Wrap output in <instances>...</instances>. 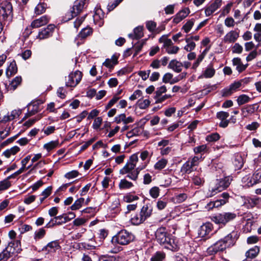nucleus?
<instances>
[{"mask_svg":"<svg viewBox=\"0 0 261 261\" xmlns=\"http://www.w3.org/2000/svg\"><path fill=\"white\" fill-rule=\"evenodd\" d=\"M220 139V135L218 133H213L206 136V140L208 142L216 141Z\"/></svg>","mask_w":261,"mask_h":261,"instance_id":"nucleus-55","label":"nucleus"},{"mask_svg":"<svg viewBox=\"0 0 261 261\" xmlns=\"http://www.w3.org/2000/svg\"><path fill=\"white\" fill-rule=\"evenodd\" d=\"M215 73V70L212 65H210L204 71L203 75L205 78L212 77Z\"/></svg>","mask_w":261,"mask_h":261,"instance_id":"nucleus-37","label":"nucleus"},{"mask_svg":"<svg viewBox=\"0 0 261 261\" xmlns=\"http://www.w3.org/2000/svg\"><path fill=\"white\" fill-rule=\"evenodd\" d=\"M17 71V67L16 64L14 61H13L10 63V65L7 67L6 74L7 77H10L15 74Z\"/></svg>","mask_w":261,"mask_h":261,"instance_id":"nucleus-25","label":"nucleus"},{"mask_svg":"<svg viewBox=\"0 0 261 261\" xmlns=\"http://www.w3.org/2000/svg\"><path fill=\"white\" fill-rule=\"evenodd\" d=\"M199 158L194 156L191 160H189L184 163L181 168V172L183 173H190L193 170V167L198 166L199 164Z\"/></svg>","mask_w":261,"mask_h":261,"instance_id":"nucleus-9","label":"nucleus"},{"mask_svg":"<svg viewBox=\"0 0 261 261\" xmlns=\"http://www.w3.org/2000/svg\"><path fill=\"white\" fill-rule=\"evenodd\" d=\"M212 225L210 223L204 224L198 229V234L200 238H204L212 231Z\"/></svg>","mask_w":261,"mask_h":261,"instance_id":"nucleus-17","label":"nucleus"},{"mask_svg":"<svg viewBox=\"0 0 261 261\" xmlns=\"http://www.w3.org/2000/svg\"><path fill=\"white\" fill-rule=\"evenodd\" d=\"M232 178L230 176L217 179L215 186L209 190L208 196L210 197L214 196L218 193L224 190L229 187Z\"/></svg>","mask_w":261,"mask_h":261,"instance_id":"nucleus-5","label":"nucleus"},{"mask_svg":"<svg viewBox=\"0 0 261 261\" xmlns=\"http://www.w3.org/2000/svg\"><path fill=\"white\" fill-rule=\"evenodd\" d=\"M261 203V198L258 197L247 198L244 204L248 208L253 207Z\"/></svg>","mask_w":261,"mask_h":261,"instance_id":"nucleus-21","label":"nucleus"},{"mask_svg":"<svg viewBox=\"0 0 261 261\" xmlns=\"http://www.w3.org/2000/svg\"><path fill=\"white\" fill-rule=\"evenodd\" d=\"M49 17L46 15L43 16L34 20L31 23V27L34 28H37L46 24L49 21Z\"/></svg>","mask_w":261,"mask_h":261,"instance_id":"nucleus-18","label":"nucleus"},{"mask_svg":"<svg viewBox=\"0 0 261 261\" xmlns=\"http://www.w3.org/2000/svg\"><path fill=\"white\" fill-rule=\"evenodd\" d=\"M142 170V168H137L135 170L128 173L129 174L127 175V177L132 180H136L138 178V174Z\"/></svg>","mask_w":261,"mask_h":261,"instance_id":"nucleus-40","label":"nucleus"},{"mask_svg":"<svg viewBox=\"0 0 261 261\" xmlns=\"http://www.w3.org/2000/svg\"><path fill=\"white\" fill-rule=\"evenodd\" d=\"M179 49V48L178 46H173L172 45L170 47H168V48H167L166 51L168 54H176L177 53Z\"/></svg>","mask_w":261,"mask_h":261,"instance_id":"nucleus-60","label":"nucleus"},{"mask_svg":"<svg viewBox=\"0 0 261 261\" xmlns=\"http://www.w3.org/2000/svg\"><path fill=\"white\" fill-rule=\"evenodd\" d=\"M239 238V234L237 231H232L225 238L216 242L207 248V251L210 255L216 254L219 252L223 251L226 248L232 246Z\"/></svg>","mask_w":261,"mask_h":261,"instance_id":"nucleus-1","label":"nucleus"},{"mask_svg":"<svg viewBox=\"0 0 261 261\" xmlns=\"http://www.w3.org/2000/svg\"><path fill=\"white\" fill-rule=\"evenodd\" d=\"M241 86V82H235L230 85L228 89H225L223 91V96H228L230 95L233 91H236L237 89L239 88Z\"/></svg>","mask_w":261,"mask_h":261,"instance_id":"nucleus-22","label":"nucleus"},{"mask_svg":"<svg viewBox=\"0 0 261 261\" xmlns=\"http://www.w3.org/2000/svg\"><path fill=\"white\" fill-rule=\"evenodd\" d=\"M58 145V142L57 141H50L49 143L45 144L44 145V148L46 149L48 151L54 149Z\"/></svg>","mask_w":261,"mask_h":261,"instance_id":"nucleus-53","label":"nucleus"},{"mask_svg":"<svg viewBox=\"0 0 261 261\" xmlns=\"http://www.w3.org/2000/svg\"><path fill=\"white\" fill-rule=\"evenodd\" d=\"M252 182L250 185H254L261 182V168L256 170L251 176Z\"/></svg>","mask_w":261,"mask_h":261,"instance_id":"nucleus-32","label":"nucleus"},{"mask_svg":"<svg viewBox=\"0 0 261 261\" xmlns=\"http://www.w3.org/2000/svg\"><path fill=\"white\" fill-rule=\"evenodd\" d=\"M259 252V248L255 246L254 247L250 249L246 253V256L247 257V259L245 260H250L249 258H254L257 256Z\"/></svg>","mask_w":261,"mask_h":261,"instance_id":"nucleus-26","label":"nucleus"},{"mask_svg":"<svg viewBox=\"0 0 261 261\" xmlns=\"http://www.w3.org/2000/svg\"><path fill=\"white\" fill-rule=\"evenodd\" d=\"M229 113L224 111L219 112L217 113V117L221 121L219 123V126L223 128L226 127L229 122L227 118L229 117Z\"/></svg>","mask_w":261,"mask_h":261,"instance_id":"nucleus-13","label":"nucleus"},{"mask_svg":"<svg viewBox=\"0 0 261 261\" xmlns=\"http://www.w3.org/2000/svg\"><path fill=\"white\" fill-rule=\"evenodd\" d=\"M250 99V98L249 96L245 94H242L238 97L237 102L238 105L241 106L249 102Z\"/></svg>","mask_w":261,"mask_h":261,"instance_id":"nucleus-48","label":"nucleus"},{"mask_svg":"<svg viewBox=\"0 0 261 261\" xmlns=\"http://www.w3.org/2000/svg\"><path fill=\"white\" fill-rule=\"evenodd\" d=\"M60 248L59 244L57 241H53L49 243L46 246V249L49 252L55 251Z\"/></svg>","mask_w":261,"mask_h":261,"instance_id":"nucleus-41","label":"nucleus"},{"mask_svg":"<svg viewBox=\"0 0 261 261\" xmlns=\"http://www.w3.org/2000/svg\"><path fill=\"white\" fill-rule=\"evenodd\" d=\"M167 89L165 86H162L159 88L157 89L155 92V98H157V97H159L162 95L163 93H164L166 92Z\"/></svg>","mask_w":261,"mask_h":261,"instance_id":"nucleus-63","label":"nucleus"},{"mask_svg":"<svg viewBox=\"0 0 261 261\" xmlns=\"http://www.w3.org/2000/svg\"><path fill=\"white\" fill-rule=\"evenodd\" d=\"M159 188L157 187L152 188L150 191L149 193L152 198H156L159 195Z\"/></svg>","mask_w":261,"mask_h":261,"instance_id":"nucleus-57","label":"nucleus"},{"mask_svg":"<svg viewBox=\"0 0 261 261\" xmlns=\"http://www.w3.org/2000/svg\"><path fill=\"white\" fill-rule=\"evenodd\" d=\"M239 34L235 31L228 32L223 39L224 43H231L234 42L239 38Z\"/></svg>","mask_w":261,"mask_h":261,"instance_id":"nucleus-15","label":"nucleus"},{"mask_svg":"<svg viewBox=\"0 0 261 261\" xmlns=\"http://www.w3.org/2000/svg\"><path fill=\"white\" fill-rule=\"evenodd\" d=\"M233 164L235 167V170H239L244 165V160L242 156L240 154H237L235 156Z\"/></svg>","mask_w":261,"mask_h":261,"instance_id":"nucleus-29","label":"nucleus"},{"mask_svg":"<svg viewBox=\"0 0 261 261\" xmlns=\"http://www.w3.org/2000/svg\"><path fill=\"white\" fill-rule=\"evenodd\" d=\"M243 51V47L237 43H235L232 48V51L233 53L241 54Z\"/></svg>","mask_w":261,"mask_h":261,"instance_id":"nucleus-59","label":"nucleus"},{"mask_svg":"<svg viewBox=\"0 0 261 261\" xmlns=\"http://www.w3.org/2000/svg\"><path fill=\"white\" fill-rule=\"evenodd\" d=\"M11 186L10 181L6 178L0 181V191H4L8 189Z\"/></svg>","mask_w":261,"mask_h":261,"instance_id":"nucleus-50","label":"nucleus"},{"mask_svg":"<svg viewBox=\"0 0 261 261\" xmlns=\"http://www.w3.org/2000/svg\"><path fill=\"white\" fill-rule=\"evenodd\" d=\"M152 213V209L149 208L148 205H144L140 212V215L145 221L147 218L149 217Z\"/></svg>","mask_w":261,"mask_h":261,"instance_id":"nucleus-28","label":"nucleus"},{"mask_svg":"<svg viewBox=\"0 0 261 261\" xmlns=\"http://www.w3.org/2000/svg\"><path fill=\"white\" fill-rule=\"evenodd\" d=\"M168 163V161L165 159H162L160 160H159L154 165V168L156 170H162V169L164 168L167 165V164Z\"/></svg>","mask_w":261,"mask_h":261,"instance_id":"nucleus-39","label":"nucleus"},{"mask_svg":"<svg viewBox=\"0 0 261 261\" xmlns=\"http://www.w3.org/2000/svg\"><path fill=\"white\" fill-rule=\"evenodd\" d=\"M42 117V114L37 115L34 118L30 119L26 121L24 125L27 126H30L34 124L36 121L40 120Z\"/></svg>","mask_w":261,"mask_h":261,"instance_id":"nucleus-54","label":"nucleus"},{"mask_svg":"<svg viewBox=\"0 0 261 261\" xmlns=\"http://www.w3.org/2000/svg\"><path fill=\"white\" fill-rule=\"evenodd\" d=\"M55 29L54 24H49L46 28L39 32L38 38L40 39H44L48 38Z\"/></svg>","mask_w":261,"mask_h":261,"instance_id":"nucleus-16","label":"nucleus"},{"mask_svg":"<svg viewBox=\"0 0 261 261\" xmlns=\"http://www.w3.org/2000/svg\"><path fill=\"white\" fill-rule=\"evenodd\" d=\"M187 195L185 193H181L175 195L173 197V200L176 203H181L185 201L187 198Z\"/></svg>","mask_w":261,"mask_h":261,"instance_id":"nucleus-46","label":"nucleus"},{"mask_svg":"<svg viewBox=\"0 0 261 261\" xmlns=\"http://www.w3.org/2000/svg\"><path fill=\"white\" fill-rule=\"evenodd\" d=\"M168 68L172 69L175 72L179 73L181 71L183 64L182 63L177 61L176 60H171L169 65Z\"/></svg>","mask_w":261,"mask_h":261,"instance_id":"nucleus-23","label":"nucleus"},{"mask_svg":"<svg viewBox=\"0 0 261 261\" xmlns=\"http://www.w3.org/2000/svg\"><path fill=\"white\" fill-rule=\"evenodd\" d=\"M150 103V101L148 99H139L137 102V105L140 109H145L147 108Z\"/></svg>","mask_w":261,"mask_h":261,"instance_id":"nucleus-45","label":"nucleus"},{"mask_svg":"<svg viewBox=\"0 0 261 261\" xmlns=\"http://www.w3.org/2000/svg\"><path fill=\"white\" fill-rule=\"evenodd\" d=\"M118 63V57L114 55L111 59H107L103 65L109 68H113Z\"/></svg>","mask_w":261,"mask_h":261,"instance_id":"nucleus-27","label":"nucleus"},{"mask_svg":"<svg viewBox=\"0 0 261 261\" xmlns=\"http://www.w3.org/2000/svg\"><path fill=\"white\" fill-rule=\"evenodd\" d=\"M82 77V73L79 71L69 74L68 81L66 82V86L71 87H75L80 82Z\"/></svg>","mask_w":261,"mask_h":261,"instance_id":"nucleus-10","label":"nucleus"},{"mask_svg":"<svg viewBox=\"0 0 261 261\" xmlns=\"http://www.w3.org/2000/svg\"><path fill=\"white\" fill-rule=\"evenodd\" d=\"M139 199L137 196L133 195H126L124 197V200L126 202H131L134 200H137Z\"/></svg>","mask_w":261,"mask_h":261,"instance_id":"nucleus-62","label":"nucleus"},{"mask_svg":"<svg viewBox=\"0 0 261 261\" xmlns=\"http://www.w3.org/2000/svg\"><path fill=\"white\" fill-rule=\"evenodd\" d=\"M242 180L245 186L251 187L253 186L250 185V184H252V177L250 178L248 175L243 177Z\"/></svg>","mask_w":261,"mask_h":261,"instance_id":"nucleus-61","label":"nucleus"},{"mask_svg":"<svg viewBox=\"0 0 261 261\" xmlns=\"http://www.w3.org/2000/svg\"><path fill=\"white\" fill-rule=\"evenodd\" d=\"M20 242L18 241H12L2 252L0 253V261L7 260L10 257L19 252V247Z\"/></svg>","mask_w":261,"mask_h":261,"instance_id":"nucleus-3","label":"nucleus"},{"mask_svg":"<svg viewBox=\"0 0 261 261\" xmlns=\"http://www.w3.org/2000/svg\"><path fill=\"white\" fill-rule=\"evenodd\" d=\"M224 24L227 27H233L235 25V21L233 18L231 17H228L225 19Z\"/></svg>","mask_w":261,"mask_h":261,"instance_id":"nucleus-58","label":"nucleus"},{"mask_svg":"<svg viewBox=\"0 0 261 261\" xmlns=\"http://www.w3.org/2000/svg\"><path fill=\"white\" fill-rule=\"evenodd\" d=\"M92 33V29L90 28H85L80 32L77 36V37L84 39L88 36L91 35Z\"/></svg>","mask_w":261,"mask_h":261,"instance_id":"nucleus-33","label":"nucleus"},{"mask_svg":"<svg viewBox=\"0 0 261 261\" xmlns=\"http://www.w3.org/2000/svg\"><path fill=\"white\" fill-rule=\"evenodd\" d=\"M165 257V254L161 251L155 252L151 257V261H163Z\"/></svg>","mask_w":261,"mask_h":261,"instance_id":"nucleus-38","label":"nucleus"},{"mask_svg":"<svg viewBox=\"0 0 261 261\" xmlns=\"http://www.w3.org/2000/svg\"><path fill=\"white\" fill-rule=\"evenodd\" d=\"M207 150L206 145H202L194 148V151L195 153H200L206 152Z\"/></svg>","mask_w":261,"mask_h":261,"instance_id":"nucleus-56","label":"nucleus"},{"mask_svg":"<svg viewBox=\"0 0 261 261\" xmlns=\"http://www.w3.org/2000/svg\"><path fill=\"white\" fill-rule=\"evenodd\" d=\"M221 5L222 0H215L208 7L205 8V15L206 16L211 15L214 12H215L218 8L221 7Z\"/></svg>","mask_w":261,"mask_h":261,"instance_id":"nucleus-12","label":"nucleus"},{"mask_svg":"<svg viewBox=\"0 0 261 261\" xmlns=\"http://www.w3.org/2000/svg\"><path fill=\"white\" fill-rule=\"evenodd\" d=\"M192 180L193 184L196 186H201L204 182L203 178L198 173L193 176Z\"/></svg>","mask_w":261,"mask_h":261,"instance_id":"nucleus-36","label":"nucleus"},{"mask_svg":"<svg viewBox=\"0 0 261 261\" xmlns=\"http://www.w3.org/2000/svg\"><path fill=\"white\" fill-rule=\"evenodd\" d=\"M41 104L42 102L40 100L29 103L27 106L28 112L25 114L24 118L31 117L40 111L42 109Z\"/></svg>","mask_w":261,"mask_h":261,"instance_id":"nucleus-11","label":"nucleus"},{"mask_svg":"<svg viewBox=\"0 0 261 261\" xmlns=\"http://www.w3.org/2000/svg\"><path fill=\"white\" fill-rule=\"evenodd\" d=\"M155 236L156 241L164 248L173 251L177 250L178 245L174 237L165 227L159 228L155 231Z\"/></svg>","mask_w":261,"mask_h":261,"instance_id":"nucleus-2","label":"nucleus"},{"mask_svg":"<svg viewBox=\"0 0 261 261\" xmlns=\"http://www.w3.org/2000/svg\"><path fill=\"white\" fill-rule=\"evenodd\" d=\"M84 2L83 1H76L74 2L72 7V17H73L79 14L84 8Z\"/></svg>","mask_w":261,"mask_h":261,"instance_id":"nucleus-19","label":"nucleus"},{"mask_svg":"<svg viewBox=\"0 0 261 261\" xmlns=\"http://www.w3.org/2000/svg\"><path fill=\"white\" fill-rule=\"evenodd\" d=\"M190 12V11L188 8H185L174 16L173 22L176 24L179 23L185 18L189 14Z\"/></svg>","mask_w":261,"mask_h":261,"instance_id":"nucleus-14","label":"nucleus"},{"mask_svg":"<svg viewBox=\"0 0 261 261\" xmlns=\"http://www.w3.org/2000/svg\"><path fill=\"white\" fill-rule=\"evenodd\" d=\"M46 4L44 3L38 4L35 8V13L37 15H40L44 13L46 9Z\"/></svg>","mask_w":261,"mask_h":261,"instance_id":"nucleus-43","label":"nucleus"},{"mask_svg":"<svg viewBox=\"0 0 261 261\" xmlns=\"http://www.w3.org/2000/svg\"><path fill=\"white\" fill-rule=\"evenodd\" d=\"M144 221L143 218L140 216V213L135 214L130 219V222L132 224L138 225L142 223Z\"/></svg>","mask_w":261,"mask_h":261,"instance_id":"nucleus-35","label":"nucleus"},{"mask_svg":"<svg viewBox=\"0 0 261 261\" xmlns=\"http://www.w3.org/2000/svg\"><path fill=\"white\" fill-rule=\"evenodd\" d=\"M22 81L21 76L15 77L10 84V88L14 90L20 84Z\"/></svg>","mask_w":261,"mask_h":261,"instance_id":"nucleus-44","label":"nucleus"},{"mask_svg":"<svg viewBox=\"0 0 261 261\" xmlns=\"http://www.w3.org/2000/svg\"><path fill=\"white\" fill-rule=\"evenodd\" d=\"M146 27L149 32H153L155 31L156 33H159L161 30L165 29V27H163L161 29L158 28L156 29V23L153 21H148L146 23Z\"/></svg>","mask_w":261,"mask_h":261,"instance_id":"nucleus-30","label":"nucleus"},{"mask_svg":"<svg viewBox=\"0 0 261 261\" xmlns=\"http://www.w3.org/2000/svg\"><path fill=\"white\" fill-rule=\"evenodd\" d=\"M133 239L134 236L131 233L126 230H122L113 238L112 241L120 245H125L129 244Z\"/></svg>","mask_w":261,"mask_h":261,"instance_id":"nucleus-6","label":"nucleus"},{"mask_svg":"<svg viewBox=\"0 0 261 261\" xmlns=\"http://www.w3.org/2000/svg\"><path fill=\"white\" fill-rule=\"evenodd\" d=\"M241 111L242 117L246 118L255 112V108L253 106L249 105L243 108Z\"/></svg>","mask_w":261,"mask_h":261,"instance_id":"nucleus-31","label":"nucleus"},{"mask_svg":"<svg viewBox=\"0 0 261 261\" xmlns=\"http://www.w3.org/2000/svg\"><path fill=\"white\" fill-rule=\"evenodd\" d=\"M46 231L43 228H40L38 230L36 231L34 234V239L36 241L39 240L42 238H43L45 234Z\"/></svg>","mask_w":261,"mask_h":261,"instance_id":"nucleus-47","label":"nucleus"},{"mask_svg":"<svg viewBox=\"0 0 261 261\" xmlns=\"http://www.w3.org/2000/svg\"><path fill=\"white\" fill-rule=\"evenodd\" d=\"M21 113V110L18 109V110H14L12 111L11 113V114L9 115L10 119L11 120L14 119L15 118L19 117V116Z\"/></svg>","mask_w":261,"mask_h":261,"instance_id":"nucleus-64","label":"nucleus"},{"mask_svg":"<svg viewBox=\"0 0 261 261\" xmlns=\"http://www.w3.org/2000/svg\"><path fill=\"white\" fill-rule=\"evenodd\" d=\"M84 200L85 199L84 198H80L77 199L71 206V210L72 211H75L80 208L82 207V204L84 203Z\"/></svg>","mask_w":261,"mask_h":261,"instance_id":"nucleus-42","label":"nucleus"},{"mask_svg":"<svg viewBox=\"0 0 261 261\" xmlns=\"http://www.w3.org/2000/svg\"><path fill=\"white\" fill-rule=\"evenodd\" d=\"M19 151V148L17 146H14L10 149H7L3 152V154L7 158L11 156V155H15Z\"/></svg>","mask_w":261,"mask_h":261,"instance_id":"nucleus-34","label":"nucleus"},{"mask_svg":"<svg viewBox=\"0 0 261 261\" xmlns=\"http://www.w3.org/2000/svg\"><path fill=\"white\" fill-rule=\"evenodd\" d=\"M138 161V156L137 154L135 153L132 155L129 158V161L126 163L125 165L123 168L120 170V174L123 175L129 173L130 171H133L135 169Z\"/></svg>","mask_w":261,"mask_h":261,"instance_id":"nucleus-8","label":"nucleus"},{"mask_svg":"<svg viewBox=\"0 0 261 261\" xmlns=\"http://www.w3.org/2000/svg\"><path fill=\"white\" fill-rule=\"evenodd\" d=\"M133 186L131 182H129L126 179L121 180L119 186L120 189H128Z\"/></svg>","mask_w":261,"mask_h":261,"instance_id":"nucleus-51","label":"nucleus"},{"mask_svg":"<svg viewBox=\"0 0 261 261\" xmlns=\"http://www.w3.org/2000/svg\"><path fill=\"white\" fill-rule=\"evenodd\" d=\"M12 13V6L11 4L5 1L0 5V21L1 23L7 19H10Z\"/></svg>","mask_w":261,"mask_h":261,"instance_id":"nucleus-7","label":"nucleus"},{"mask_svg":"<svg viewBox=\"0 0 261 261\" xmlns=\"http://www.w3.org/2000/svg\"><path fill=\"white\" fill-rule=\"evenodd\" d=\"M194 19H191L189 20H188L186 24L182 27V29L184 30L185 32L186 33H188L192 27L194 25Z\"/></svg>","mask_w":261,"mask_h":261,"instance_id":"nucleus-52","label":"nucleus"},{"mask_svg":"<svg viewBox=\"0 0 261 261\" xmlns=\"http://www.w3.org/2000/svg\"><path fill=\"white\" fill-rule=\"evenodd\" d=\"M143 26H138L134 30V33L128 34V37L132 39H139L143 36Z\"/></svg>","mask_w":261,"mask_h":261,"instance_id":"nucleus-20","label":"nucleus"},{"mask_svg":"<svg viewBox=\"0 0 261 261\" xmlns=\"http://www.w3.org/2000/svg\"><path fill=\"white\" fill-rule=\"evenodd\" d=\"M185 40L187 43V44L185 46L184 49L187 51H191L193 50L196 46L195 43L194 42L190 41L189 39L186 38Z\"/></svg>","mask_w":261,"mask_h":261,"instance_id":"nucleus-49","label":"nucleus"},{"mask_svg":"<svg viewBox=\"0 0 261 261\" xmlns=\"http://www.w3.org/2000/svg\"><path fill=\"white\" fill-rule=\"evenodd\" d=\"M237 215L234 213L224 212L222 213L217 214L211 217V220L220 226L223 227L227 223L234 220Z\"/></svg>","mask_w":261,"mask_h":261,"instance_id":"nucleus-4","label":"nucleus"},{"mask_svg":"<svg viewBox=\"0 0 261 261\" xmlns=\"http://www.w3.org/2000/svg\"><path fill=\"white\" fill-rule=\"evenodd\" d=\"M220 197L222 198L214 201L216 207H219L226 204L228 201L229 195L228 193L224 192L221 195Z\"/></svg>","mask_w":261,"mask_h":261,"instance_id":"nucleus-24","label":"nucleus"}]
</instances>
